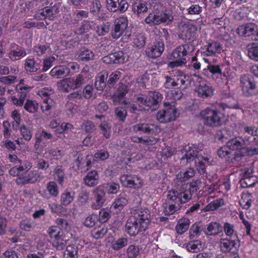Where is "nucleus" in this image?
I'll return each mask as SVG.
<instances>
[{
    "mask_svg": "<svg viewBox=\"0 0 258 258\" xmlns=\"http://www.w3.org/2000/svg\"><path fill=\"white\" fill-rule=\"evenodd\" d=\"M109 157V153L106 149H101L94 154V157L96 160L104 161Z\"/></svg>",
    "mask_w": 258,
    "mask_h": 258,
    "instance_id": "052dcab7",
    "label": "nucleus"
},
{
    "mask_svg": "<svg viewBox=\"0 0 258 258\" xmlns=\"http://www.w3.org/2000/svg\"><path fill=\"white\" fill-rule=\"evenodd\" d=\"M162 99V95L157 92H150L148 96L142 95L136 98L139 107L145 110L151 109L152 110H156L158 108Z\"/></svg>",
    "mask_w": 258,
    "mask_h": 258,
    "instance_id": "39448f33",
    "label": "nucleus"
},
{
    "mask_svg": "<svg viewBox=\"0 0 258 258\" xmlns=\"http://www.w3.org/2000/svg\"><path fill=\"white\" fill-rule=\"evenodd\" d=\"M204 230L207 235H215L222 232L223 227H207Z\"/></svg>",
    "mask_w": 258,
    "mask_h": 258,
    "instance_id": "e2e57ef3",
    "label": "nucleus"
},
{
    "mask_svg": "<svg viewBox=\"0 0 258 258\" xmlns=\"http://www.w3.org/2000/svg\"><path fill=\"white\" fill-rule=\"evenodd\" d=\"M164 50V43L162 41H157L147 50L148 55L152 58L160 56Z\"/></svg>",
    "mask_w": 258,
    "mask_h": 258,
    "instance_id": "a878e982",
    "label": "nucleus"
},
{
    "mask_svg": "<svg viewBox=\"0 0 258 258\" xmlns=\"http://www.w3.org/2000/svg\"><path fill=\"white\" fill-rule=\"evenodd\" d=\"M46 188L52 196L56 197L58 195V186L54 181L49 182L47 184Z\"/></svg>",
    "mask_w": 258,
    "mask_h": 258,
    "instance_id": "680f3d73",
    "label": "nucleus"
},
{
    "mask_svg": "<svg viewBox=\"0 0 258 258\" xmlns=\"http://www.w3.org/2000/svg\"><path fill=\"white\" fill-rule=\"evenodd\" d=\"M237 33L240 37H247L251 36L253 39L256 25L254 23H248L239 26L236 30Z\"/></svg>",
    "mask_w": 258,
    "mask_h": 258,
    "instance_id": "5701e85b",
    "label": "nucleus"
},
{
    "mask_svg": "<svg viewBox=\"0 0 258 258\" xmlns=\"http://www.w3.org/2000/svg\"><path fill=\"white\" fill-rule=\"evenodd\" d=\"M70 74L69 70L66 66H58L54 67L50 72L49 75L55 78L60 79Z\"/></svg>",
    "mask_w": 258,
    "mask_h": 258,
    "instance_id": "c85d7f7f",
    "label": "nucleus"
},
{
    "mask_svg": "<svg viewBox=\"0 0 258 258\" xmlns=\"http://www.w3.org/2000/svg\"><path fill=\"white\" fill-rule=\"evenodd\" d=\"M145 38L142 34H136L134 36L133 43L135 46L139 48L143 47L145 45Z\"/></svg>",
    "mask_w": 258,
    "mask_h": 258,
    "instance_id": "603ef678",
    "label": "nucleus"
},
{
    "mask_svg": "<svg viewBox=\"0 0 258 258\" xmlns=\"http://www.w3.org/2000/svg\"><path fill=\"white\" fill-rule=\"evenodd\" d=\"M75 197L74 191L69 189H66L61 195V204L65 206L69 205L74 201Z\"/></svg>",
    "mask_w": 258,
    "mask_h": 258,
    "instance_id": "473e14b6",
    "label": "nucleus"
},
{
    "mask_svg": "<svg viewBox=\"0 0 258 258\" xmlns=\"http://www.w3.org/2000/svg\"><path fill=\"white\" fill-rule=\"evenodd\" d=\"M87 73L81 72L74 77L62 79L57 83L58 89L59 91L67 93L78 89L86 83L87 80Z\"/></svg>",
    "mask_w": 258,
    "mask_h": 258,
    "instance_id": "7ed1b4c3",
    "label": "nucleus"
},
{
    "mask_svg": "<svg viewBox=\"0 0 258 258\" xmlns=\"http://www.w3.org/2000/svg\"><path fill=\"white\" fill-rule=\"evenodd\" d=\"M222 49V45L220 42L213 41L202 48L201 53L204 57L215 56L221 52Z\"/></svg>",
    "mask_w": 258,
    "mask_h": 258,
    "instance_id": "2eb2a0df",
    "label": "nucleus"
},
{
    "mask_svg": "<svg viewBox=\"0 0 258 258\" xmlns=\"http://www.w3.org/2000/svg\"><path fill=\"white\" fill-rule=\"evenodd\" d=\"M94 25L93 21H84L81 27L77 29V33L79 34L87 33L94 28Z\"/></svg>",
    "mask_w": 258,
    "mask_h": 258,
    "instance_id": "a18cd8bd",
    "label": "nucleus"
},
{
    "mask_svg": "<svg viewBox=\"0 0 258 258\" xmlns=\"http://www.w3.org/2000/svg\"><path fill=\"white\" fill-rule=\"evenodd\" d=\"M203 60L205 62L209 63L207 69L213 75L218 74L221 77H223L227 80L229 79L230 75L229 74L228 68L226 69L225 71L223 73L219 65L211 64L209 59L205 57L203 58Z\"/></svg>",
    "mask_w": 258,
    "mask_h": 258,
    "instance_id": "cd10ccee",
    "label": "nucleus"
},
{
    "mask_svg": "<svg viewBox=\"0 0 258 258\" xmlns=\"http://www.w3.org/2000/svg\"><path fill=\"white\" fill-rule=\"evenodd\" d=\"M197 28L192 24L185 25L182 27V30L179 35V38L185 41L193 42L196 39Z\"/></svg>",
    "mask_w": 258,
    "mask_h": 258,
    "instance_id": "6ab92c4d",
    "label": "nucleus"
},
{
    "mask_svg": "<svg viewBox=\"0 0 258 258\" xmlns=\"http://www.w3.org/2000/svg\"><path fill=\"white\" fill-rule=\"evenodd\" d=\"M108 77V73L106 71L100 73L96 77L95 85L98 90H102L106 86L105 80Z\"/></svg>",
    "mask_w": 258,
    "mask_h": 258,
    "instance_id": "72a5a7b5",
    "label": "nucleus"
},
{
    "mask_svg": "<svg viewBox=\"0 0 258 258\" xmlns=\"http://www.w3.org/2000/svg\"><path fill=\"white\" fill-rule=\"evenodd\" d=\"M133 9L135 13L138 15L147 12L148 10V4L146 2L137 1L134 3Z\"/></svg>",
    "mask_w": 258,
    "mask_h": 258,
    "instance_id": "4c0bfd02",
    "label": "nucleus"
},
{
    "mask_svg": "<svg viewBox=\"0 0 258 258\" xmlns=\"http://www.w3.org/2000/svg\"><path fill=\"white\" fill-rule=\"evenodd\" d=\"M201 150V149H198V147L194 145L185 146L183 149L185 153L184 155L182 158V159L186 158L187 162H190L193 160H195L199 156V151Z\"/></svg>",
    "mask_w": 258,
    "mask_h": 258,
    "instance_id": "bb28decb",
    "label": "nucleus"
},
{
    "mask_svg": "<svg viewBox=\"0 0 258 258\" xmlns=\"http://www.w3.org/2000/svg\"><path fill=\"white\" fill-rule=\"evenodd\" d=\"M115 114L119 120L123 122L127 115L126 109L122 107H117L115 109Z\"/></svg>",
    "mask_w": 258,
    "mask_h": 258,
    "instance_id": "0e129e2a",
    "label": "nucleus"
},
{
    "mask_svg": "<svg viewBox=\"0 0 258 258\" xmlns=\"http://www.w3.org/2000/svg\"><path fill=\"white\" fill-rule=\"evenodd\" d=\"M105 188L109 194H116L120 188L118 183L111 182L106 184L102 185Z\"/></svg>",
    "mask_w": 258,
    "mask_h": 258,
    "instance_id": "8fccbe9b",
    "label": "nucleus"
},
{
    "mask_svg": "<svg viewBox=\"0 0 258 258\" xmlns=\"http://www.w3.org/2000/svg\"><path fill=\"white\" fill-rule=\"evenodd\" d=\"M128 204V200L124 197L116 199L111 205V208L121 211Z\"/></svg>",
    "mask_w": 258,
    "mask_h": 258,
    "instance_id": "37998d69",
    "label": "nucleus"
},
{
    "mask_svg": "<svg viewBox=\"0 0 258 258\" xmlns=\"http://www.w3.org/2000/svg\"><path fill=\"white\" fill-rule=\"evenodd\" d=\"M54 179L59 183L63 182L65 174L61 166H57L53 170Z\"/></svg>",
    "mask_w": 258,
    "mask_h": 258,
    "instance_id": "ea45409f",
    "label": "nucleus"
},
{
    "mask_svg": "<svg viewBox=\"0 0 258 258\" xmlns=\"http://www.w3.org/2000/svg\"><path fill=\"white\" fill-rule=\"evenodd\" d=\"M198 96L203 98H207L213 96L214 89L208 83L205 82H200L196 89Z\"/></svg>",
    "mask_w": 258,
    "mask_h": 258,
    "instance_id": "393cba45",
    "label": "nucleus"
},
{
    "mask_svg": "<svg viewBox=\"0 0 258 258\" xmlns=\"http://www.w3.org/2000/svg\"><path fill=\"white\" fill-rule=\"evenodd\" d=\"M110 217V211L108 209H102L99 212L98 221L103 224L106 222Z\"/></svg>",
    "mask_w": 258,
    "mask_h": 258,
    "instance_id": "bf43d9fd",
    "label": "nucleus"
},
{
    "mask_svg": "<svg viewBox=\"0 0 258 258\" xmlns=\"http://www.w3.org/2000/svg\"><path fill=\"white\" fill-rule=\"evenodd\" d=\"M78 247L74 245H70L67 247L64 252V258H78Z\"/></svg>",
    "mask_w": 258,
    "mask_h": 258,
    "instance_id": "a19ab883",
    "label": "nucleus"
},
{
    "mask_svg": "<svg viewBox=\"0 0 258 258\" xmlns=\"http://www.w3.org/2000/svg\"><path fill=\"white\" fill-rule=\"evenodd\" d=\"M131 81L122 80L119 84L116 90V91L112 96L113 101L117 102H121V100L124 98L125 94L129 90L131 87Z\"/></svg>",
    "mask_w": 258,
    "mask_h": 258,
    "instance_id": "aec40b11",
    "label": "nucleus"
},
{
    "mask_svg": "<svg viewBox=\"0 0 258 258\" xmlns=\"http://www.w3.org/2000/svg\"><path fill=\"white\" fill-rule=\"evenodd\" d=\"M162 7L156 5L153 7L152 12L145 19V22L151 25H158L162 23L166 25L170 24L173 20V16L170 11H163L161 10Z\"/></svg>",
    "mask_w": 258,
    "mask_h": 258,
    "instance_id": "f03ea898",
    "label": "nucleus"
},
{
    "mask_svg": "<svg viewBox=\"0 0 258 258\" xmlns=\"http://www.w3.org/2000/svg\"><path fill=\"white\" fill-rule=\"evenodd\" d=\"M128 240L125 238H120L114 240L112 242V248L115 250H118L127 244Z\"/></svg>",
    "mask_w": 258,
    "mask_h": 258,
    "instance_id": "3c124183",
    "label": "nucleus"
},
{
    "mask_svg": "<svg viewBox=\"0 0 258 258\" xmlns=\"http://www.w3.org/2000/svg\"><path fill=\"white\" fill-rule=\"evenodd\" d=\"M164 87L169 89L177 87L180 89H185L190 84V77L180 70L175 71L171 76H165Z\"/></svg>",
    "mask_w": 258,
    "mask_h": 258,
    "instance_id": "20e7f679",
    "label": "nucleus"
},
{
    "mask_svg": "<svg viewBox=\"0 0 258 258\" xmlns=\"http://www.w3.org/2000/svg\"><path fill=\"white\" fill-rule=\"evenodd\" d=\"M39 177L37 171H31L27 176L19 177L17 179V183L18 184H25L33 183L37 181Z\"/></svg>",
    "mask_w": 258,
    "mask_h": 258,
    "instance_id": "7c9ffc66",
    "label": "nucleus"
},
{
    "mask_svg": "<svg viewBox=\"0 0 258 258\" xmlns=\"http://www.w3.org/2000/svg\"><path fill=\"white\" fill-rule=\"evenodd\" d=\"M93 52L89 49L82 50L79 55V59L82 61H88L94 57Z\"/></svg>",
    "mask_w": 258,
    "mask_h": 258,
    "instance_id": "5fc2aeb1",
    "label": "nucleus"
},
{
    "mask_svg": "<svg viewBox=\"0 0 258 258\" xmlns=\"http://www.w3.org/2000/svg\"><path fill=\"white\" fill-rule=\"evenodd\" d=\"M52 135L50 133L46 132L44 129H40L37 131L35 134V143L34 144V148L35 150H38L39 148V146L43 139L46 140L51 139L52 138Z\"/></svg>",
    "mask_w": 258,
    "mask_h": 258,
    "instance_id": "c756f323",
    "label": "nucleus"
},
{
    "mask_svg": "<svg viewBox=\"0 0 258 258\" xmlns=\"http://www.w3.org/2000/svg\"><path fill=\"white\" fill-rule=\"evenodd\" d=\"M121 77V73L119 71H115L111 73L108 81V84L110 86H112Z\"/></svg>",
    "mask_w": 258,
    "mask_h": 258,
    "instance_id": "774afa93",
    "label": "nucleus"
},
{
    "mask_svg": "<svg viewBox=\"0 0 258 258\" xmlns=\"http://www.w3.org/2000/svg\"><path fill=\"white\" fill-rule=\"evenodd\" d=\"M49 235L54 239L53 245L57 249H62L66 246L69 238L66 236L68 232L61 227H50Z\"/></svg>",
    "mask_w": 258,
    "mask_h": 258,
    "instance_id": "6e6552de",
    "label": "nucleus"
},
{
    "mask_svg": "<svg viewBox=\"0 0 258 258\" xmlns=\"http://www.w3.org/2000/svg\"><path fill=\"white\" fill-rule=\"evenodd\" d=\"M131 216L127 221V224L130 226H146L150 223V212L148 209L136 207L132 209Z\"/></svg>",
    "mask_w": 258,
    "mask_h": 258,
    "instance_id": "423d86ee",
    "label": "nucleus"
},
{
    "mask_svg": "<svg viewBox=\"0 0 258 258\" xmlns=\"http://www.w3.org/2000/svg\"><path fill=\"white\" fill-rule=\"evenodd\" d=\"M128 26V20L126 17H120L114 20V26L111 30L112 37L115 39L120 38Z\"/></svg>",
    "mask_w": 258,
    "mask_h": 258,
    "instance_id": "ddd939ff",
    "label": "nucleus"
},
{
    "mask_svg": "<svg viewBox=\"0 0 258 258\" xmlns=\"http://www.w3.org/2000/svg\"><path fill=\"white\" fill-rule=\"evenodd\" d=\"M54 93L53 90L50 88H44L38 92V95L41 98H44L43 103L41 105V109L43 111L49 110L53 105L54 102L52 99L49 96Z\"/></svg>",
    "mask_w": 258,
    "mask_h": 258,
    "instance_id": "dca6fc26",
    "label": "nucleus"
},
{
    "mask_svg": "<svg viewBox=\"0 0 258 258\" xmlns=\"http://www.w3.org/2000/svg\"><path fill=\"white\" fill-rule=\"evenodd\" d=\"M200 115L205 124L211 127L220 126L223 118V114L214 107L203 110Z\"/></svg>",
    "mask_w": 258,
    "mask_h": 258,
    "instance_id": "0eeeda50",
    "label": "nucleus"
},
{
    "mask_svg": "<svg viewBox=\"0 0 258 258\" xmlns=\"http://www.w3.org/2000/svg\"><path fill=\"white\" fill-rule=\"evenodd\" d=\"M38 104L35 100L28 99L24 105V109L29 113H35L37 111Z\"/></svg>",
    "mask_w": 258,
    "mask_h": 258,
    "instance_id": "09e8293b",
    "label": "nucleus"
},
{
    "mask_svg": "<svg viewBox=\"0 0 258 258\" xmlns=\"http://www.w3.org/2000/svg\"><path fill=\"white\" fill-rule=\"evenodd\" d=\"M243 141L240 138L232 139L227 143V145L231 151L239 150L243 148Z\"/></svg>",
    "mask_w": 258,
    "mask_h": 258,
    "instance_id": "e433bc0d",
    "label": "nucleus"
},
{
    "mask_svg": "<svg viewBox=\"0 0 258 258\" xmlns=\"http://www.w3.org/2000/svg\"><path fill=\"white\" fill-rule=\"evenodd\" d=\"M98 222V217L96 214H91L86 218L84 224V226H94Z\"/></svg>",
    "mask_w": 258,
    "mask_h": 258,
    "instance_id": "338daca9",
    "label": "nucleus"
},
{
    "mask_svg": "<svg viewBox=\"0 0 258 258\" xmlns=\"http://www.w3.org/2000/svg\"><path fill=\"white\" fill-rule=\"evenodd\" d=\"M219 247L222 252L230 253V258H239L238 254L239 243L235 239L221 238Z\"/></svg>",
    "mask_w": 258,
    "mask_h": 258,
    "instance_id": "1a4fd4ad",
    "label": "nucleus"
},
{
    "mask_svg": "<svg viewBox=\"0 0 258 258\" xmlns=\"http://www.w3.org/2000/svg\"><path fill=\"white\" fill-rule=\"evenodd\" d=\"M55 59L56 58L54 56H51L43 59V71L46 72L52 66L53 62Z\"/></svg>",
    "mask_w": 258,
    "mask_h": 258,
    "instance_id": "69168bd1",
    "label": "nucleus"
},
{
    "mask_svg": "<svg viewBox=\"0 0 258 258\" xmlns=\"http://www.w3.org/2000/svg\"><path fill=\"white\" fill-rule=\"evenodd\" d=\"M133 130L136 132H140L145 134L157 135L161 132V128L156 124L152 123H143L134 125Z\"/></svg>",
    "mask_w": 258,
    "mask_h": 258,
    "instance_id": "f3484780",
    "label": "nucleus"
},
{
    "mask_svg": "<svg viewBox=\"0 0 258 258\" xmlns=\"http://www.w3.org/2000/svg\"><path fill=\"white\" fill-rule=\"evenodd\" d=\"M84 181L86 185L92 187L96 185L99 182V175L95 170L89 172L84 178Z\"/></svg>",
    "mask_w": 258,
    "mask_h": 258,
    "instance_id": "2f4dec72",
    "label": "nucleus"
},
{
    "mask_svg": "<svg viewBox=\"0 0 258 258\" xmlns=\"http://www.w3.org/2000/svg\"><path fill=\"white\" fill-rule=\"evenodd\" d=\"M107 230L106 227H95L91 232V234L94 238L98 239L102 238Z\"/></svg>",
    "mask_w": 258,
    "mask_h": 258,
    "instance_id": "49530a36",
    "label": "nucleus"
},
{
    "mask_svg": "<svg viewBox=\"0 0 258 258\" xmlns=\"http://www.w3.org/2000/svg\"><path fill=\"white\" fill-rule=\"evenodd\" d=\"M171 204L169 206L166 207L164 209V212L166 214L171 215L175 212L179 210L181 206L177 202H170Z\"/></svg>",
    "mask_w": 258,
    "mask_h": 258,
    "instance_id": "4d7b16f0",
    "label": "nucleus"
},
{
    "mask_svg": "<svg viewBox=\"0 0 258 258\" xmlns=\"http://www.w3.org/2000/svg\"><path fill=\"white\" fill-rule=\"evenodd\" d=\"M92 194L94 198L91 207L94 210H99L106 201V192L104 187L102 185L98 186L93 189Z\"/></svg>",
    "mask_w": 258,
    "mask_h": 258,
    "instance_id": "f8f14e48",
    "label": "nucleus"
},
{
    "mask_svg": "<svg viewBox=\"0 0 258 258\" xmlns=\"http://www.w3.org/2000/svg\"><path fill=\"white\" fill-rule=\"evenodd\" d=\"M195 46L191 43H185L177 47L169 55V59L172 60L168 63L171 68L181 66L186 63V56L195 50Z\"/></svg>",
    "mask_w": 258,
    "mask_h": 258,
    "instance_id": "f257e3e1",
    "label": "nucleus"
},
{
    "mask_svg": "<svg viewBox=\"0 0 258 258\" xmlns=\"http://www.w3.org/2000/svg\"><path fill=\"white\" fill-rule=\"evenodd\" d=\"M195 174V171L193 168H188L178 173L176 175V179L179 182H184L192 177Z\"/></svg>",
    "mask_w": 258,
    "mask_h": 258,
    "instance_id": "c9c22d12",
    "label": "nucleus"
},
{
    "mask_svg": "<svg viewBox=\"0 0 258 258\" xmlns=\"http://www.w3.org/2000/svg\"><path fill=\"white\" fill-rule=\"evenodd\" d=\"M120 180L123 186L135 188L140 187L143 184L141 179L136 175L124 174L120 176Z\"/></svg>",
    "mask_w": 258,
    "mask_h": 258,
    "instance_id": "a211bd4d",
    "label": "nucleus"
},
{
    "mask_svg": "<svg viewBox=\"0 0 258 258\" xmlns=\"http://www.w3.org/2000/svg\"><path fill=\"white\" fill-rule=\"evenodd\" d=\"M30 89V87L28 86H23L21 83H20L17 86V89L19 93L20 94V95L19 98L14 96L11 97V100L13 104L17 106H22L24 104L27 93L29 91Z\"/></svg>",
    "mask_w": 258,
    "mask_h": 258,
    "instance_id": "b1692460",
    "label": "nucleus"
},
{
    "mask_svg": "<svg viewBox=\"0 0 258 258\" xmlns=\"http://www.w3.org/2000/svg\"><path fill=\"white\" fill-rule=\"evenodd\" d=\"M181 90L177 88L176 89L168 91L166 95V99L171 100V102L180 99L183 95Z\"/></svg>",
    "mask_w": 258,
    "mask_h": 258,
    "instance_id": "58836bf2",
    "label": "nucleus"
},
{
    "mask_svg": "<svg viewBox=\"0 0 258 258\" xmlns=\"http://www.w3.org/2000/svg\"><path fill=\"white\" fill-rule=\"evenodd\" d=\"M240 85L245 96H252L256 92V87L253 78L248 75H244L240 77Z\"/></svg>",
    "mask_w": 258,
    "mask_h": 258,
    "instance_id": "9b49d317",
    "label": "nucleus"
},
{
    "mask_svg": "<svg viewBox=\"0 0 258 258\" xmlns=\"http://www.w3.org/2000/svg\"><path fill=\"white\" fill-rule=\"evenodd\" d=\"M26 55L24 48L20 47L15 43L10 45V50L8 56L12 61L20 60Z\"/></svg>",
    "mask_w": 258,
    "mask_h": 258,
    "instance_id": "4be33fe9",
    "label": "nucleus"
},
{
    "mask_svg": "<svg viewBox=\"0 0 258 258\" xmlns=\"http://www.w3.org/2000/svg\"><path fill=\"white\" fill-rule=\"evenodd\" d=\"M111 124L107 121L101 122L99 125V128L104 137L109 139L111 135Z\"/></svg>",
    "mask_w": 258,
    "mask_h": 258,
    "instance_id": "de8ad7c7",
    "label": "nucleus"
},
{
    "mask_svg": "<svg viewBox=\"0 0 258 258\" xmlns=\"http://www.w3.org/2000/svg\"><path fill=\"white\" fill-rule=\"evenodd\" d=\"M203 11V8L198 4H191L186 10V14L196 15L200 14Z\"/></svg>",
    "mask_w": 258,
    "mask_h": 258,
    "instance_id": "864d4df0",
    "label": "nucleus"
},
{
    "mask_svg": "<svg viewBox=\"0 0 258 258\" xmlns=\"http://www.w3.org/2000/svg\"><path fill=\"white\" fill-rule=\"evenodd\" d=\"M40 64L37 63L34 58L28 57L25 60L24 68L27 72H36L40 69Z\"/></svg>",
    "mask_w": 258,
    "mask_h": 258,
    "instance_id": "f704fd0d",
    "label": "nucleus"
},
{
    "mask_svg": "<svg viewBox=\"0 0 258 258\" xmlns=\"http://www.w3.org/2000/svg\"><path fill=\"white\" fill-rule=\"evenodd\" d=\"M169 201L177 202L180 205L189 201L191 198V190L181 187L178 190H170L167 196Z\"/></svg>",
    "mask_w": 258,
    "mask_h": 258,
    "instance_id": "9d476101",
    "label": "nucleus"
},
{
    "mask_svg": "<svg viewBox=\"0 0 258 258\" xmlns=\"http://www.w3.org/2000/svg\"><path fill=\"white\" fill-rule=\"evenodd\" d=\"M126 253L129 258H136L140 253V249L138 246L130 245L126 249Z\"/></svg>",
    "mask_w": 258,
    "mask_h": 258,
    "instance_id": "6e6d98bb",
    "label": "nucleus"
},
{
    "mask_svg": "<svg viewBox=\"0 0 258 258\" xmlns=\"http://www.w3.org/2000/svg\"><path fill=\"white\" fill-rule=\"evenodd\" d=\"M247 48L249 57L252 59L258 61V45L252 43L248 44Z\"/></svg>",
    "mask_w": 258,
    "mask_h": 258,
    "instance_id": "79ce46f5",
    "label": "nucleus"
},
{
    "mask_svg": "<svg viewBox=\"0 0 258 258\" xmlns=\"http://www.w3.org/2000/svg\"><path fill=\"white\" fill-rule=\"evenodd\" d=\"M224 204V200L222 199H219L214 200L207 205L204 210L205 211H211L217 210Z\"/></svg>",
    "mask_w": 258,
    "mask_h": 258,
    "instance_id": "c03bdc74",
    "label": "nucleus"
},
{
    "mask_svg": "<svg viewBox=\"0 0 258 258\" xmlns=\"http://www.w3.org/2000/svg\"><path fill=\"white\" fill-rule=\"evenodd\" d=\"M127 56L122 51L115 52L103 57V62L107 63H123L127 60Z\"/></svg>",
    "mask_w": 258,
    "mask_h": 258,
    "instance_id": "412c9836",
    "label": "nucleus"
},
{
    "mask_svg": "<svg viewBox=\"0 0 258 258\" xmlns=\"http://www.w3.org/2000/svg\"><path fill=\"white\" fill-rule=\"evenodd\" d=\"M20 133L23 138L26 141H30L32 137V131L25 125H22L20 128Z\"/></svg>",
    "mask_w": 258,
    "mask_h": 258,
    "instance_id": "13d9d810",
    "label": "nucleus"
},
{
    "mask_svg": "<svg viewBox=\"0 0 258 258\" xmlns=\"http://www.w3.org/2000/svg\"><path fill=\"white\" fill-rule=\"evenodd\" d=\"M177 116L176 109L173 106L160 110L156 114L157 119L161 123H166L174 120Z\"/></svg>",
    "mask_w": 258,
    "mask_h": 258,
    "instance_id": "4468645a",
    "label": "nucleus"
}]
</instances>
